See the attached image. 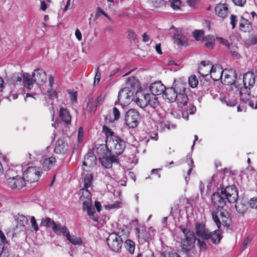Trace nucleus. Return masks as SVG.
Here are the masks:
<instances>
[{"mask_svg": "<svg viewBox=\"0 0 257 257\" xmlns=\"http://www.w3.org/2000/svg\"><path fill=\"white\" fill-rule=\"evenodd\" d=\"M255 75L252 73L248 72L243 77V87L240 88L239 94L240 99L253 109H257V85L255 92L251 94V90L253 88L255 82Z\"/></svg>", "mask_w": 257, "mask_h": 257, "instance_id": "obj_1", "label": "nucleus"}, {"mask_svg": "<svg viewBox=\"0 0 257 257\" xmlns=\"http://www.w3.org/2000/svg\"><path fill=\"white\" fill-rule=\"evenodd\" d=\"M238 197V191L235 186H228L225 188H219L211 196V200L213 206L218 210L223 209L227 202H236Z\"/></svg>", "mask_w": 257, "mask_h": 257, "instance_id": "obj_2", "label": "nucleus"}, {"mask_svg": "<svg viewBox=\"0 0 257 257\" xmlns=\"http://www.w3.org/2000/svg\"><path fill=\"white\" fill-rule=\"evenodd\" d=\"M212 216L218 228L221 227V224L224 226L229 227L231 223L232 220L230 214L224 209L213 211Z\"/></svg>", "mask_w": 257, "mask_h": 257, "instance_id": "obj_3", "label": "nucleus"}, {"mask_svg": "<svg viewBox=\"0 0 257 257\" xmlns=\"http://www.w3.org/2000/svg\"><path fill=\"white\" fill-rule=\"evenodd\" d=\"M182 232L185 235V238L181 239V247L183 251L187 252L191 250L195 247L196 238L194 232L187 228H183Z\"/></svg>", "mask_w": 257, "mask_h": 257, "instance_id": "obj_4", "label": "nucleus"}, {"mask_svg": "<svg viewBox=\"0 0 257 257\" xmlns=\"http://www.w3.org/2000/svg\"><path fill=\"white\" fill-rule=\"evenodd\" d=\"M218 75L217 77H214L213 74L216 72V67L212 65L210 61H202L201 62V66L199 69V73L203 77L208 76L210 74L211 77L214 81H217L222 76L221 69H218Z\"/></svg>", "mask_w": 257, "mask_h": 257, "instance_id": "obj_5", "label": "nucleus"}, {"mask_svg": "<svg viewBox=\"0 0 257 257\" xmlns=\"http://www.w3.org/2000/svg\"><path fill=\"white\" fill-rule=\"evenodd\" d=\"M182 83H174L171 87L166 88L165 92L163 94L164 97L168 100L169 102H173L175 101L177 98V95L179 92L182 91Z\"/></svg>", "mask_w": 257, "mask_h": 257, "instance_id": "obj_6", "label": "nucleus"}, {"mask_svg": "<svg viewBox=\"0 0 257 257\" xmlns=\"http://www.w3.org/2000/svg\"><path fill=\"white\" fill-rule=\"evenodd\" d=\"M107 243L112 250L119 252L122 246L123 241L117 233H112L107 238Z\"/></svg>", "mask_w": 257, "mask_h": 257, "instance_id": "obj_7", "label": "nucleus"}, {"mask_svg": "<svg viewBox=\"0 0 257 257\" xmlns=\"http://www.w3.org/2000/svg\"><path fill=\"white\" fill-rule=\"evenodd\" d=\"M106 145L117 157L123 152L125 147V142L118 137L113 138L112 141L110 139Z\"/></svg>", "mask_w": 257, "mask_h": 257, "instance_id": "obj_8", "label": "nucleus"}, {"mask_svg": "<svg viewBox=\"0 0 257 257\" xmlns=\"http://www.w3.org/2000/svg\"><path fill=\"white\" fill-rule=\"evenodd\" d=\"M41 172L40 169L34 167H29L24 171L23 178L25 182L33 183L37 181L41 176Z\"/></svg>", "mask_w": 257, "mask_h": 257, "instance_id": "obj_9", "label": "nucleus"}, {"mask_svg": "<svg viewBox=\"0 0 257 257\" xmlns=\"http://www.w3.org/2000/svg\"><path fill=\"white\" fill-rule=\"evenodd\" d=\"M125 121L129 127L135 128L138 125L140 121L139 112L135 109H130L125 113Z\"/></svg>", "mask_w": 257, "mask_h": 257, "instance_id": "obj_10", "label": "nucleus"}, {"mask_svg": "<svg viewBox=\"0 0 257 257\" xmlns=\"http://www.w3.org/2000/svg\"><path fill=\"white\" fill-rule=\"evenodd\" d=\"M133 92L128 87H125L121 89L118 92L117 97V102L121 105H126L131 102ZM117 102H115L116 105Z\"/></svg>", "mask_w": 257, "mask_h": 257, "instance_id": "obj_11", "label": "nucleus"}, {"mask_svg": "<svg viewBox=\"0 0 257 257\" xmlns=\"http://www.w3.org/2000/svg\"><path fill=\"white\" fill-rule=\"evenodd\" d=\"M7 181L9 186L13 190H19L25 185L23 178L19 176L9 178Z\"/></svg>", "mask_w": 257, "mask_h": 257, "instance_id": "obj_12", "label": "nucleus"}, {"mask_svg": "<svg viewBox=\"0 0 257 257\" xmlns=\"http://www.w3.org/2000/svg\"><path fill=\"white\" fill-rule=\"evenodd\" d=\"M102 166L105 168H110L113 163L118 164V159L117 156L111 155L110 153L99 158Z\"/></svg>", "mask_w": 257, "mask_h": 257, "instance_id": "obj_13", "label": "nucleus"}, {"mask_svg": "<svg viewBox=\"0 0 257 257\" xmlns=\"http://www.w3.org/2000/svg\"><path fill=\"white\" fill-rule=\"evenodd\" d=\"M150 230L151 228L149 229L148 230L145 228L136 229V234L138 238L139 241L141 243L144 244L145 242L148 241L154 235L153 232L151 231Z\"/></svg>", "mask_w": 257, "mask_h": 257, "instance_id": "obj_14", "label": "nucleus"}, {"mask_svg": "<svg viewBox=\"0 0 257 257\" xmlns=\"http://www.w3.org/2000/svg\"><path fill=\"white\" fill-rule=\"evenodd\" d=\"M195 230L196 235L203 239L208 237L209 230L206 228L205 223L197 222L195 224Z\"/></svg>", "mask_w": 257, "mask_h": 257, "instance_id": "obj_15", "label": "nucleus"}, {"mask_svg": "<svg viewBox=\"0 0 257 257\" xmlns=\"http://www.w3.org/2000/svg\"><path fill=\"white\" fill-rule=\"evenodd\" d=\"M78 195L80 196V200L82 201L83 207H88L91 205V194L88 188H83L79 191Z\"/></svg>", "mask_w": 257, "mask_h": 257, "instance_id": "obj_16", "label": "nucleus"}, {"mask_svg": "<svg viewBox=\"0 0 257 257\" xmlns=\"http://www.w3.org/2000/svg\"><path fill=\"white\" fill-rule=\"evenodd\" d=\"M221 73L223 71H221ZM221 79L223 83L225 85H235V80L237 79V73L235 70H230L228 71L227 73H225L224 77L223 78V74L219 78Z\"/></svg>", "mask_w": 257, "mask_h": 257, "instance_id": "obj_17", "label": "nucleus"}, {"mask_svg": "<svg viewBox=\"0 0 257 257\" xmlns=\"http://www.w3.org/2000/svg\"><path fill=\"white\" fill-rule=\"evenodd\" d=\"M165 89L166 87L161 82H154L151 84L150 86L151 94H153L154 96L162 94L163 95Z\"/></svg>", "mask_w": 257, "mask_h": 257, "instance_id": "obj_18", "label": "nucleus"}, {"mask_svg": "<svg viewBox=\"0 0 257 257\" xmlns=\"http://www.w3.org/2000/svg\"><path fill=\"white\" fill-rule=\"evenodd\" d=\"M33 77L37 84H42L45 82L47 79L45 72L40 69L34 71L33 73Z\"/></svg>", "mask_w": 257, "mask_h": 257, "instance_id": "obj_19", "label": "nucleus"}, {"mask_svg": "<svg viewBox=\"0 0 257 257\" xmlns=\"http://www.w3.org/2000/svg\"><path fill=\"white\" fill-rule=\"evenodd\" d=\"M57 97L58 94L55 89L50 88L47 91L46 93H45V100L46 102V104L47 105H49V104H51L52 105L50 107V109H54V107L53 106V104L52 102V100L54 98H57Z\"/></svg>", "mask_w": 257, "mask_h": 257, "instance_id": "obj_20", "label": "nucleus"}, {"mask_svg": "<svg viewBox=\"0 0 257 257\" xmlns=\"http://www.w3.org/2000/svg\"><path fill=\"white\" fill-rule=\"evenodd\" d=\"M68 145L63 139H59L56 142L54 152L57 154H65L68 151Z\"/></svg>", "mask_w": 257, "mask_h": 257, "instance_id": "obj_21", "label": "nucleus"}, {"mask_svg": "<svg viewBox=\"0 0 257 257\" xmlns=\"http://www.w3.org/2000/svg\"><path fill=\"white\" fill-rule=\"evenodd\" d=\"M182 91L179 92L177 95V98L175 101L177 102L178 106L180 107H182L183 106L186 105L188 102V97L186 94H185V88L183 86V84H182Z\"/></svg>", "mask_w": 257, "mask_h": 257, "instance_id": "obj_22", "label": "nucleus"}, {"mask_svg": "<svg viewBox=\"0 0 257 257\" xmlns=\"http://www.w3.org/2000/svg\"><path fill=\"white\" fill-rule=\"evenodd\" d=\"M174 43L178 46H186L187 44L186 37L178 30L174 34L173 36Z\"/></svg>", "mask_w": 257, "mask_h": 257, "instance_id": "obj_23", "label": "nucleus"}, {"mask_svg": "<svg viewBox=\"0 0 257 257\" xmlns=\"http://www.w3.org/2000/svg\"><path fill=\"white\" fill-rule=\"evenodd\" d=\"M35 82H36L33 75L31 76L28 73L23 74V83L25 87L31 89Z\"/></svg>", "mask_w": 257, "mask_h": 257, "instance_id": "obj_24", "label": "nucleus"}, {"mask_svg": "<svg viewBox=\"0 0 257 257\" xmlns=\"http://www.w3.org/2000/svg\"><path fill=\"white\" fill-rule=\"evenodd\" d=\"M239 27L240 31L243 32H250L252 29L251 23L243 17L240 19Z\"/></svg>", "mask_w": 257, "mask_h": 257, "instance_id": "obj_25", "label": "nucleus"}, {"mask_svg": "<svg viewBox=\"0 0 257 257\" xmlns=\"http://www.w3.org/2000/svg\"><path fill=\"white\" fill-rule=\"evenodd\" d=\"M96 162V157L92 152H89L84 157V160L83 162V166L92 167Z\"/></svg>", "mask_w": 257, "mask_h": 257, "instance_id": "obj_26", "label": "nucleus"}, {"mask_svg": "<svg viewBox=\"0 0 257 257\" xmlns=\"http://www.w3.org/2000/svg\"><path fill=\"white\" fill-rule=\"evenodd\" d=\"M215 14L220 18H224L228 13V7L225 4H219L215 7Z\"/></svg>", "mask_w": 257, "mask_h": 257, "instance_id": "obj_27", "label": "nucleus"}, {"mask_svg": "<svg viewBox=\"0 0 257 257\" xmlns=\"http://www.w3.org/2000/svg\"><path fill=\"white\" fill-rule=\"evenodd\" d=\"M53 231L55 234L59 235H62L64 236H66L69 232L66 226L62 225L60 223H56L53 227Z\"/></svg>", "mask_w": 257, "mask_h": 257, "instance_id": "obj_28", "label": "nucleus"}, {"mask_svg": "<svg viewBox=\"0 0 257 257\" xmlns=\"http://www.w3.org/2000/svg\"><path fill=\"white\" fill-rule=\"evenodd\" d=\"M220 99L223 103H224L227 106H234L237 103V97L233 96H231L230 94L222 97H220Z\"/></svg>", "mask_w": 257, "mask_h": 257, "instance_id": "obj_29", "label": "nucleus"}, {"mask_svg": "<svg viewBox=\"0 0 257 257\" xmlns=\"http://www.w3.org/2000/svg\"><path fill=\"white\" fill-rule=\"evenodd\" d=\"M59 113L61 120L66 124H69L71 123V116L67 109L61 107Z\"/></svg>", "mask_w": 257, "mask_h": 257, "instance_id": "obj_30", "label": "nucleus"}, {"mask_svg": "<svg viewBox=\"0 0 257 257\" xmlns=\"http://www.w3.org/2000/svg\"><path fill=\"white\" fill-rule=\"evenodd\" d=\"M208 236V237L205 238V240L210 239L211 241L215 244L218 243L221 238V234L219 231H215L212 232H210L209 231Z\"/></svg>", "mask_w": 257, "mask_h": 257, "instance_id": "obj_31", "label": "nucleus"}, {"mask_svg": "<svg viewBox=\"0 0 257 257\" xmlns=\"http://www.w3.org/2000/svg\"><path fill=\"white\" fill-rule=\"evenodd\" d=\"M56 163V159L53 157H49L44 160L42 167L45 171H48L51 169Z\"/></svg>", "mask_w": 257, "mask_h": 257, "instance_id": "obj_32", "label": "nucleus"}, {"mask_svg": "<svg viewBox=\"0 0 257 257\" xmlns=\"http://www.w3.org/2000/svg\"><path fill=\"white\" fill-rule=\"evenodd\" d=\"M56 223L55 222L48 217H45L41 219V221L40 223L41 226H44L46 228H52L53 227Z\"/></svg>", "mask_w": 257, "mask_h": 257, "instance_id": "obj_33", "label": "nucleus"}, {"mask_svg": "<svg viewBox=\"0 0 257 257\" xmlns=\"http://www.w3.org/2000/svg\"><path fill=\"white\" fill-rule=\"evenodd\" d=\"M148 95L150 96L148 99V102H147V106L149 105L154 109L157 108L159 106V102L158 101V97L156 96H154L153 94H150L148 93Z\"/></svg>", "mask_w": 257, "mask_h": 257, "instance_id": "obj_34", "label": "nucleus"}, {"mask_svg": "<svg viewBox=\"0 0 257 257\" xmlns=\"http://www.w3.org/2000/svg\"><path fill=\"white\" fill-rule=\"evenodd\" d=\"M103 132L106 136V144H108V142L110 139L111 141L113 140V138L117 137L118 136L114 135L113 132L111 131L108 127L107 126L104 125L103 126Z\"/></svg>", "mask_w": 257, "mask_h": 257, "instance_id": "obj_35", "label": "nucleus"}, {"mask_svg": "<svg viewBox=\"0 0 257 257\" xmlns=\"http://www.w3.org/2000/svg\"><path fill=\"white\" fill-rule=\"evenodd\" d=\"M108 147V146L106 144L105 145H99V146L96 147V152L99 155V158L110 153Z\"/></svg>", "mask_w": 257, "mask_h": 257, "instance_id": "obj_36", "label": "nucleus"}, {"mask_svg": "<svg viewBox=\"0 0 257 257\" xmlns=\"http://www.w3.org/2000/svg\"><path fill=\"white\" fill-rule=\"evenodd\" d=\"M83 175H84L83 179L84 188H88L91 186L93 180V175L92 174L90 173H87L85 175V172L83 173Z\"/></svg>", "mask_w": 257, "mask_h": 257, "instance_id": "obj_37", "label": "nucleus"}, {"mask_svg": "<svg viewBox=\"0 0 257 257\" xmlns=\"http://www.w3.org/2000/svg\"><path fill=\"white\" fill-rule=\"evenodd\" d=\"M65 237L70 243L74 245H80L82 242V240L80 238L74 235L71 236L70 234V231Z\"/></svg>", "mask_w": 257, "mask_h": 257, "instance_id": "obj_38", "label": "nucleus"}, {"mask_svg": "<svg viewBox=\"0 0 257 257\" xmlns=\"http://www.w3.org/2000/svg\"><path fill=\"white\" fill-rule=\"evenodd\" d=\"M235 209L238 213L243 214L247 210V206L242 201L240 202H236Z\"/></svg>", "mask_w": 257, "mask_h": 257, "instance_id": "obj_39", "label": "nucleus"}, {"mask_svg": "<svg viewBox=\"0 0 257 257\" xmlns=\"http://www.w3.org/2000/svg\"><path fill=\"white\" fill-rule=\"evenodd\" d=\"M150 96L148 95V93L145 94L144 95L143 99H140L137 98L136 99L137 104L140 106L141 108H145L147 106V102H148V99Z\"/></svg>", "mask_w": 257, "mask_h": 257, "instance_id": "obj_40", "label": "nucleus"}, {"mask_svg": "<svg viewBox=\"0 0 257 257\" xmlns=\"http://www.w3.org/2000/svg\"><path fill=\"white\" fill-rule=\"evenodd\" d=\"M82 208L84 211H87L88 215L91 219L96 222L98 221L97 218L94 216V213H95V209L92 208L91 205L88 206V207H82Z\"/></svg>", "mask_w": 257, "mask_h": 257, "instance_id": "obj_41", "label": "nucleus"}, {"mask_svg": "<svg viewBox=\"0 0 257 257\" xmlns=\"http://www.w3.org/2000/svg\"><path fill=\"white\" fill-rule=\"evenodd\" d=\"M124 247L130 253H134L135 249V243L133 240L127 239L124 242Z\"/></svg>", "mask_w": 257, "mask_h": 257, "instance_id": "obj_42", "label": "nucleus"}, {"mask_svg": "<svg viewBox=\"0 0 257 257\" xmlns=\"http://www.w3.org/2000/svg\"><path fill=\"white\" fill-rule=\"evenodd\" d=\"M17 225L21 226H25L28 223V219L23 215L19 214L17 218Z\"/></svg>", "mask_w": 257, "mask_h": 257, "instance_id": "obj_43", "label": "nucleus"}, {"mask_svg": "<svg viewBox=\"0 0 257 257\" xmlns=\"http://www.w3.org/2000/svg\"><path fill=\"white\" fill-rule=\"evenodd\" d=\"M229 50L230 54L235 59H239L240 57L238 53V48L236 46L231 45L227 48Z\"/></svg>", "mask_w": 257, "mask_h": 257, "instance_id": "obj_44", "label": "nucleus"}, {"mask_svg": "<svg viewBox=\"0 0 257 257\" xmlns=\"http://www.w3.org/2000/svg\"><path fill=\"white\" fill-rule=\"evenodd\" d=\"M11 78L12 82L14 84H20L23 80V74L19 73H15L13 74Z\"/></svg>", "mask_w": 257, "mask_h": 257, "instance_id": "obj_45", "label": "nucleus"}, {"mask_svg": "<svg viewBox=\"0 0 257 257\" xmlns=\"http://www.w3.org/2000/svg\"><path fill=\"white\" fill-rule=\"evenodd\" d=\"M188 82L189 85L192 87L195 88L198 84V80L196 76L194 75H191L188 79Z\"/></svg>", "mask_w": 257, "mask_h": 257, "instance_id": "obj_46", "label": "nucleus"}, {"mask_svg": "<svg viewBox=\"0 0 257 257\" xmlns=\"http://www.w3.org/2000/svg\"><path fill=\"white\" fill-rule=\"evenodd\" d=\"M204 42L205 47L210 49L213 48L214 42L213 39L212 38H206L205 39H204Z\"/></svg>", "mask_w": 257, "mask_h": 257, "instance_id": "obj_47", "label": "nucleus"}, {"mask_svg": "<svg viewBox=\"0 0 257 257\" xmlns=\"http://www.w3.org/2000/svg\"><path fill=\"white\" fill-rule=\"evenodd\" d=\"M246 43L249 45L257 44V36L255 35H250L246 40Z\"/></svg>", "mask_w": 257, "mask_h": 257, "instance_id": "obj_48", "label": "nucleus"}, {"mask_svg": "<svg viewBox=\"0 0 257 257\" xmlns=\"http://www.w3.org/2000/svg\"><path fill=\"white\" fill-rule=\"evenodd\" d=\"M204 36L203 31L196 30L193 32V37L197 41L200 40Z\"/></svg>", "mask_w": 257, "mask_h": 257, "instance_id": "obj_49", "label": "nucleus"}, {"mask_svg": "<svg viewBox=\"0 0 257 257\" xmlns=\"http://www.w3.org/2000/svg\"><path fill=\"white\" fill-rule=\"evenodd\" d=\"M171 7L174 10H179L181 5V2L180 0H170Z\"/></svg>", "mask_w": 257, "mask_h": 257, "instance_id": "obj_50", "label": "nucleus"}, {"mask_svg": "<svg viewBox=\"0 0 257 257\" xmlns=\"http://www.w3.org/2000/svg\"><path fill=\"white\" fill-rule=\"evenodd\" d=\"M30 221L32 228L35 231H37L39 230V227L35 217L34 216H32L30 219Z\"/></svg>", "mask_w": 257, "mask_h": 257, "instance_id": "obj_51", "label": "nucleus"}, {"mask_svg": "<svg viewBox=\"0 0 257 257\" xmlns=\"http://www.w3.org/2000/svg\"><path fill=\"white\" fill-rule=\"evenodd\" d=\"M105 97V96L104 94H100L97 98V99H96V100L94 102L96 104L95 110H96L97 107L100 104V103L104 100Z\"/></svg>", "mask_w": 257, "mask_h": 257, "instance_id": "obj_52", "label": "nucleus"}, {"mask_svg": "<svg viewBox=\"0 0 257 257\" xmlns=\"http://www.w3.org/2000/svg\"><path fill=\"white\" fill-rule=\"evenodd\" d=\"M248 203L251 208H257V198H255V197L251 198L249 200Z\"/></svg>", "mask_w": 257, "mask_h": 257, "instance_id": "obj_53", "label": "nucleus"}, {"mask_svg": "<svg viewBox=\"0 0 257 257\" xmlns=\"http://www.w3.org/2000/svg\"><path fill=\"white\" fill-rule=\"evenodd\" d=\"M197 244L200 249L205 250L207 249L206 244L204 241L201 240L200 239H198Z\"/></svg>", "mask_w": 257, "mask_h": 257, "instance_id": "obj_54", "label": "nucleus"}, {"mask_svg": "<svg viewBox=\"0 0 257 257\" xmlns=\"http://www.w3.org/2000/svg\"><path fill=\"white\" fill-rule=\"evenodd\" d=\"M237 22V17L234 15L230 16V24L232 26V28L234 29L236 26Z\"/></svg>", "mask_w": 257, "mask_h": 257, "instance_id": "obj_55", "label": "nucleus"}, {"mask_svg": "<svg viewBox=\"0 0 257 257\" xmlns=\"http://www.w3.org/2000/svg\"><path fill=\"white\" fill-rule=\"evenodd\" d=\"M127 33H128L127 36H128V39L132 40H135L136 39V38L137 37V35H136L135 32L133 30L129 29L127 31Z\"/></svg>", "mask_w": 257, "mask_h": 257, "instance_id": "obj_56", "label": "nucleus"}, {"mask_svg": "<svg viewBox=\"0 0 257 257\" xmlns=\"http://www.w3.org/2000/svg\"><path fill=\"white\" fill-rule=\"evenodd\" d=\"M113 113L114 115V120H117L120 117V112L115 107L113 108Z\"/></svg>", "mask_w": 257, "mask_h": 257, "instance_id": "obj_57", "label": "nucleus"}, {"mask_svg": "<svg viewBox=\"0 0 257 257\" xmlns=\"http://www.w3.org/2000/svg\"><path fill=\"white\" fill-rule=\"evenodd\" d=\"M0 239L1 241V243L4 245H5V244L8 243V241L7 240V238L5 236V235L3 233V232L0 229Z\"/></svg>", "mask_w": 257, "mask_h": 257, "instance_id": "obj_58", "label": "nucleus"}, {"mask_svg": "<svg viewBox=\"0 0 257 257\" xmlns=\"http://www.w3.org/2000/svg\"><path fill=\"white\" fill-rule=\"evenodd\" d=\"M100 76H101V74L99 71V67H97L96 68V73H95V76L94 82V85H95L96 81H97V83L99 82V81L100 79Z\"/></svg>", "mask_w": 257, "mask_h": 257, "instance_id": "obj_59", "label": "nucleus"}, {"mask_svg": "<svg viewBox=\"0 0 257 257\" xmlns=\"http://www.w3.org/2000/svg\"><path fill=\"white\" fill-rule=\"evenodd\" d=\"M121 203L119 202H116L114 203L109 204L108 207L109 209L118 208L120 207Z\"/></svg>", "mask_w": 257, "mask_h": 257, "instance_id": "obj_60", "label": "nucleus"}, {"mask_svg": "<svg viewBox=\"0 0 257 257\" xmlns=\"http://www.w3.org/2000/svg\"><path fill=\"white\" fill-rule=\"evenodd\" d=\"M236 6L242 7L246 2V0H232Z\"/></svg>", "mask_w": 257, "mask_h": 257, "instance_id": "obj_61", "label": "nucleus"}, {"mask_svg": "<svg viewBox=\"0 0 257 257\" xmlns=\"http://www.w3.org/2000/svg\"><path fill=\"white\" fill-rule=\"evenodd\" d=\"M217 39L219 40L220 43L227 46V48L230 46V45L227 40L222 38H218Z\"/></svg>", "mask_w": 257, "mask_h": 257, "instance_id": "obj_62", "label": "nucleus"}, {"mask_svg": "<svg viewBox=\"0 0 257 257\" xmlns=\"http://www.w3.org/2000/svg\"><path fill=\"white\" fill-rule=\"evenodd\" d=\"M0 257H14L13 254L10 253L9 251L4 248V251Z\"/></svg>", "mask_w": 257, "mask_h": 257, "instance_id": "obj_63", "label": "nucleus"}, {"mask_svg": "<svg viewBox=\"0 0 257 257\" xmlns=\"http://www.w3.org/2000/svg\"><path fill=\"white\" fill-rule=\"evenodd\" d=\"M160 257H174V255L172 253L165 251L161 253Z\"/></svg>", "mask_w": 257, "mask_h": 257, "instance_id": "obj_64", "label": "nucleus"}]
</instances>
